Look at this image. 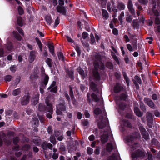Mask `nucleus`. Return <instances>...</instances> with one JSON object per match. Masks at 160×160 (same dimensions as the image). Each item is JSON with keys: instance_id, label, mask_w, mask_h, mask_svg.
<instances>
[{"instance_id": "1", "label": "nucleus", "mask_w": 160, "mask_h": 160, "mask_svg": "<svg viewBox=\"0 0 160 160\" xmlns=\"http://www.w3.org/2000/svg\"><path fill=\"white\" fill-rule=\"evenodd\" d=\"M138 139L132 137L128 138L127 142L128 144L131 146L133 152L132 154V156L134 159H138L140 156L139 145L137 142Z\"/></svg>"}, {"instance_id": "2", "label": "nucleus", "mask_w": 160, "mask_h": 160, "mask_svg": "<svg viewBox=\"0 0 160 160\" xmlns=\"http://www.w3.org/2000/svg\"><path fill=\"white\" fill-rule=\"evenodd\" d=\"M96 61H95L94 63V67L95 69L93 71V78L95 80L99 81L100 79V77L98 73L97 69L98 68H99L101 69H103L104 68V66L103 63H102L100 61L101 57L100 55L98 53L97 54L95 55Z\"/></svg>"}, {"instance_id": "3", "label": "nucleus", "mask_w": 160, "mask_h": 160, "mask_svg": "<svg viewBox=\"0 0 160 160\" xmlns=\"http://www.w3.org/2000/svg\"><path fill=\"white\" fill-rule=\"evenodd\" d=\"M48 98H47L46 99V103L47 105V107L45 108L43 105L42 103H40L39 105L38 109L40 111H47L48 112L47 113L46 115L47 117L49 118H52V114L53 112V108L52 105L48 102Z\"/></svg>"}, {"instance_id": "4", "label": "nucleus", "mask_w": 160, "mask_h": 160, "mask_svg": "<svg viewBox=\"0 0 160 160\" xmlns=\"http://www.w3.org/2000/svg\"><path fill=\"white\" fill-rule=\"evenodd\" d=\"M152 10L154 15L156 16V17L155 18V24L158 25L160 24V19L158 17L159 15V13L158 10L159 6L157 5L158 3L157 2V3L155 2V0H152Z\"/></svg>"}, {"instance_id": "5", "label": "nucleus", "mask_w": 160, "mask_h": 160, "mask_svg": "<svg viewBox=\"0 0 160 160\" xmlns=\"http://www.w3.org/2000/svg\"><path fill=\"white\" fill-rule=\"evenodd\" d=\"M146 119L147 121V125L150 128L152 127L153 123V116L152 114L148 112L146 114Z\"/></svg>"}, {"instance_id": "6", "label": "nucleus", "mask_w": 160, "mask_h": 160, "mask_svg": "<svg viewBox=\"0 0 160 160\" xmlns=\"http://www.w3.org/2000/svg\"><path fill=\"white\" fill-rule=\"evenodd\" d=\"M97 118V121L98 123V125L100 128H102L105 125L108 124V120L107 119L106 115H104L101 119L100 121H99L98 119V118L96 117Z\"/></svg>"}, {"instance_id": "7", "label": "nucleus", "mask_w": 160, "mask_h": 160, "mask_svg": "<svg viewBox=\"0 0 160 160\" xmlns=\"http://www.w3.org/2000/svg\"><path fill=\"white\" fill-rule=\"evenodd\" d=\"M64 0H59V4L57 7V11L62 14H65L66 13L65 8L62 6L64 4Z\"/></svg>"}, {"instance_id": "8", "label": "nucleus", "mask_w": 160, "mask_h": 160, "mask_svg": "<svg viewBox=\"0 0 160 160\" xmlns=\"http://www.w3.org/2000/svg\"><path fill=\"white\" fill-rule=\"evenodd\" d=\"M43 77L44 78V81L42 84V86H41L40 88V92L42 94L44 92L42 88H44L45 86H46L48 83L49 79V77L48 76L45 74L43 75Z\"/></svg>"}, {"instance_id": "9", "label": "nucleus", "mask_w": 160, "mask_h": 160, "mask_svg": "<svg viewBox=\"0 0 160 160\" xmlns=\"http://www.w3.org/2000/svg\"><path fill=\"white\" fill-rule=\"evenodd\" d=\"M141 133L143 138L147 140L149 138L148 133L146 131L143 126L141 125Z\"/></svg>"}, {"instance_id": "10", "label": "nucleus", "mask_w": 160, "mask_h": 160, "mask_svg": "<svg viewBox=\"0 0 160 160\" xmlns=\"http://www.w3.org/2000/svg\"><path fill=\"white\" fill-rule=\"evenodd\" d=\"M29 95L28 93H26L21 100V104L22 105L27 104L29 101Z\"/></svg>"}, {"instance_id": "11", "label": "nucleus", "mask_w": 160, "mask_h": 160, "mask_svg": "<svg viewBox=\"0 0 160 160\" xmlns=\"http://www.w3.org/2000/svg\"><path fill=\"white\" fill-rule=\"evenodd\" d=\"M65 110V108L64 105L63 104H60L57 107L56 112L57 115H60L62 114V111Z\"/></svg>"}, {"instance_id": "12", "label": "nucleus", "mask_w": 160, "mask_h": 160, "mask_svg": "<svg viewBox=\"0 0 160 160\" xmlns=\"http://www.w3.org/2000/svg\"><path fill=\"white\" fill-rule=\"evenodd\" d=\"M144 102L150 107L152 108H154V104L151 99L145 97L144 98Z\"/></svg>"}, {"instance_id": "13", "label": "nucleus", "mask_w": 160, "mask_h": 160, "mask_svg": "<svg viewBox=\"0 0 160 160\" xmlns=\"http://www.w3.org/2000/svg\"><path fill=\"white\" fill-rule=\"evenodd\" d=\"M56 82L53 81L49 87V89L52 92L56 93L57 91V86L56 85Z\"/></svg>"}, {"instance_id": "14", "label": "nucleus", "mask_w": 160, "mask_h": 160, "mask_svg": "<svg viewBox=\"0 0 160 160\" xmlns=\"http://www.w3.org/2000/svg\"><path fill=\"white\" fill-rule=\"evenodd\" d=\"M39 94L38 93H37L35 94V97L32 100V104L35 105L37 104L38 102L39 99Z\"/></svg>"}, {"instance_id": "15", "label": "nucleus", "mask_w": 160, "mask_h": 160, "mask_svg": "<svg viewBox=\"0 0 160 160\" xmlns=\"http://www.w3.org/2000/svg\"><path fill=\"white\" fill-rule=\"evenodd\" d=\"M91 97L93 100L96 102H98L101 105H102L103 102L102 99H99L97 96L94 93L92 94Z\"/></svg>"}, {"instance_id": "16", "label": "nucleus", "mask_w": 160, "mask_h": 160, "mask_svg": "<svg viewBox=\"0 0 160 160\" xmlns=\"http://www.w3.org/2000/svg\"><path fill=\"white\" fill-rule=\"evenodd\" d=\"M108 160H121V159L119 154L116 153L110 157Z\"/></svg>"}, {"instance_id": "17", "label": "nucleus", "mask_w": 160, "mask_h": 160, "mask_svg": "<svg viewBox=\"0 0 160 160\" xmlns=\"http://www.w3.org/2000/svg\"><path fill=\"white\" fill-rule=\"evenodd\" d=\"M36 52L35 51H31L30 52L29 58V61L30 62L33 61L35 58Z\"/></svg>"}, {"instance_id": "18", "label": "nucleus", "mask_w": 160, "mask_h": 160, "mask_svg": "<svg viewBox=\"0 0 160 160\" xmlns=\"http://www.w3.org/2000/svg\"><path fill=\"white\" fill-rule=\"evenodd\" d=\"M128 7L129 10L132 14H134L135 13V11L133 8V5L132 2L131 0H129L128 3Z\"/></svg>"}, {"instance_id": "19", "label": "nucleus", "mask_w": 160, "mask_h": 160, "mask_svg": "<svg viewBox=\"0 0 160 160\" xmlns=\"http://www.w3.org/2000/svg\"><path fill=\"white\" fill-rule=\"evenodd\" d=\"M42 146L44 149H46L47 148H48L49 149L51 150L52 148V144L50 143H47L46 142H44Z\"/></svg>"}, {"instance_id": "20", "label": "nucleus", "mask_w": 160, "mask_h": 160, "mask_svg": "<svg viewBox=\"0 0 160 160\" xmlns=\"http://www.w3.org/2000/svg\"><path fill=\"white\" fill-rule=\"evenodd\" d=\"M108 137V133L106 132H104L103 135L101 136V140L102 143H104L107 141Z\"/></svg>"}, {"instance_id": "21", "label": "nucleus", "mask_w": 160, "mask_h": 160, "mask_svg": "<svg viewBox=\"0 0 160 160\" xmlns=\"http://www.w3.org/2000/svg\"><path fill=\"white\" fill-rule=\"evenodd\" d=\"M77 70L79 74L81 75L82 79H84L86 76V74L84 73V71L81 69L80 67H78Z\"/></svg>"}, {"instance_id": "22", "label": "nucleus", "mask_w": 160, "mask_h": 160, "mask_svg": "<svg viewBox=\"0 0 160 160\" xmlns=\"http://www.w3.org/2000/svg\"><path fill=\"white\" fill-rule=\"evenodd\" d=\"M151 143L152 145H154L158 147H160V144L157 140L154 138H152L151 140Z\"/></svg>"}, {"instance_id": "23", "label": "nucleus", "mask_w": 160, "mask_h": 160, "mask_svg": "<svg viewBox=\"0 0 160 160\" xmlns=\"http://www.w3.org/2000/svg\"><path fill=\"white\" fill-rule=\"evenodd\" d=\"M122 89V87L121 86L120 84L117 83L114 87V90L115 92L118 93L120 92Z\"/></svg>"}, {"instance_id": "24", "label": "nucleus", "mask_w": 160, "mask_h": 160, "mask_svg": "<svg viewBox=\"0 0 160 160\" xmlns=\"http://www.w3.org/2000/svg\"><path fill=\"white\" fill-rule=\"evenodd\" d=\"M135 80L134 81V83L135 85L136 88L137 89H139V86L138 84V82L139 83H140L139 81V78L138 76H136L135 77Z\"/></svg>"}, {"instance_id": "25", "label": "nucleus", "mask_w": 160, "mask_h": 160, "mask_svg": "<svg viewBox=\"0 0 160 160\" xmlns=\"http://www.w3.org/2000/svg\"><path fill=\"white\" fill-rule=\"evenodd\" d=\"M113 144L111 143H108L107 144L106 146V149L108 152H111L113 148Z\"/></svg>"}, {"instance_id": "26", "label": "nucleus", "mask_w": 160, "mask_h": 160, "mask_svg": "<svg viewBox=\"0 0 160 160\" xmlns=\"http://www.w3.org/2000/svg\"><path fill=\"white\" fill-rule=\"evenodd\" d=\"M133 26L134 29L139 28V24L137 20H134L133 21Z\"/></svg>"}, {"instance_id": "27", "label": "nucleus", "mask_w": 160, "mask_h": 160, "mask_svg": "<svg viewBox=\"0 0 160 160\" xmlns=\"http://www.w3.org/2000/svg\"><path fill=\"white\" fill-rule=\"evenodd\" d=\"M48 47L49 52L51 53L52 55L54 56L55 53L54 52V48L53 46L52 45L49 44Z\"/></svg>"}, {"instance_id": "28", "label": "nucleus", "mask_w": 160, "mask_h": 160, "mask_svg": "<svg viewBox=\"0 0 160 160\" xmlns=\"http://www.w3.org/2000/svg\"><path fill=\"white\" fill-rule=\"evenodd\" d=\"M36 42L38 45L39 48L41 52L42 51V44L41 43V42L40 40L38 38H36Z\"/></svg>"}, {"instance_id": "29", "label": "nucleus", "mask_w": 160, "mask_h": 160, "mask_svg": "<svg viewBox=\"0 0 160 160\" xmlns=\"http://www.w3.org/2000/svg\"><path fill=\"white\" fill-rule=\"evenodd\" d=\"M102 12L103 17L105 19L108 18V15L107 10L103 9H102Z\"/></svg>"}, {"instance_id": "30", "label": "nucleus", "mask_w": 160, "mask_h": 160, "mask_svg": "<svg viewBox=\"0 0 160 160\" xmlns=\"http://www.w3.org/2000/svg\"><path fill=\"white\" fill-rule=\"evenodd\" d=\"M13 112V114L14 115V117L15 118H17V114L15 112H13V111L9 110L8 111L6 112V114L8 115H11L12 113Z\"/></svg>"}, {"instance_id": "31", "label": "nucleus", "mask_w": 160, "mask_h": 160, "mask_svg": "<svg viewBox=\"0 0 160 160\" xmlns=\"http://www.w3.org/2000/svg\"><path fill=\"white\" fill-rule=\"evenodd\" d=\"M118 8L120 10L124 9L125 8V5L122 3H120L118 4Z\"/></svg>"}, {"instance_id": "32", "label": "nucleus", "mask_w": 160, "mask_h": 160, "mask_svg": "<svg viewBox=\"0 0 160 160\" xmlns=\"http://www.w3.org/2000/svg\"><path fill=\"white\" fill-rule=\"evenodd\" d=\"M46 62L49 67H52V61L51 59L48 58L46 61Z\"/></svg>"}, {"instance_id": "33", "label": "nucleus", "mask_w": 160, "mask_h": 160, "mask_svg": "<svg viewBox=\"0 0 160 160\" xmlns=\"http://www.w3.org/2000/svg\"><path fill=\"white\" fill-rule=\"evenodd\" d=\"M13 33L16 39L19 41H20L21 40L22 37L17 32L14 31L13 32Z\"/></svg>"}, {"instance_id": "34", "label": "nucleus", "mask_w": 160, "mask_h": 160, "mask_svg": "<svg viewBox=\"0 0 160 160\" xmlns=\"http://www.w3.org/2000/svg\"><path fill=\"white\" fill-rule=\"evenodd\" d=\"M21 92L20 88H18L13 90L12 92V94L14 96H16L19 94Z\"/></svg>"}, {"instance_id": "35", "label": "nucleus", "mask_w": 160, "mask_h": 160, "mask_svg": "<svg viewBox=\"0 0 160 160\" xmlns=\"http://www.w3.org/2000/svg\"><path fill=\"white\" fill-rule=\"evenodd\" d=\"M146 155L148 160H153L152 155L150 152H147Z\"/></svg>"}, {"instance_id": "36", "label": "nucleus", "mask_w": 160, "mask_h": 160, "mask_svg": "<svg viewBox=\"0 0 160 160\" xmlns=\"http://www.w3.org/2000/svg\"><path fill=\"white\" fill-rule=\"evenodd\" d=\"M17 23L20 26L22 27V19L21 17H19L18 18Z\"/></svg>"}, {"instance_id": "37", "label": "nucleus", "mask_w": 160, "mask_h": 160, "mask_svg": "<svg viewBox=\"0 0 160 160\" xmlns=\"http://www.w3.org/2000/svg\"><path fill=\"white\" fill-rule=\"evenodd\" d=\"M45 19L47 23L49 25L52 22V20L50 16H47L46 17H45Z\"/></svg>"}, {"instance_id": "38", "label": "nucleus", "mask_w": 160, "mask_h": 160, "mask_svg": "<svg viewBox=\"0 0 160 160\" xmlns=\"http://www.w3.org/2000/svg\"><path fill=\"white\" fill-rule=\"evenodd\" d=\"M101 112V110L98 108H96L94 110V113L96 115H99Z\"/></svg>"}, {"instance_id": "39", "label": "nucleus", "mask_w": 160, "mask_h": 160, "mask_svg": "<svg viewBox=\"0 0 160 160\" xmlns=\"http://www.w3.org/2000/svg\"><path fill=\"white\" fill-rule=\"evenodd\" d=\"M90 88L92 89L94 91H96V85L95 83L92 82H90Z\"/></svg>"}, {"instance_id": "40", "label": "nucleus", "mask_w": 160, "mask_h": 160, "mask_svg": "<svg viewBox=\"0 0 160 160\" xmlns=\"http://www.w3.org/2000/svg\"><path fill=\"white\" fill-rule=\"evenodd\" d=\"M123 75L124 77V79L125 80L128 86L129 84V80L128 77L127 76L126 73L124 72H123Z\"/></svg>"}, {"instance_id": "41", "label": "nucleus", "mask_w": 160, "mask_h": 160, "mask_svg": "<svg viewBox=\"0 0 160 160\" xmlns=\"http://www.w3.org/2000/svg\"><path fill=\"white\" fill-rule=\"evenodd\" d=\"M134 111L136 115L138 117L140 116V112L139 109L137 107H135L134 108Z\"/></svg>"}, {"instance_id": "42", "label": "nucleus", "mask_w": 160, "mask_h": 160, "mask_svg": "<svg viewBox=\"0 0 160 160\" xmlns=\"http://www.w3.org/2000/svg\"><path fill=\"white\" fill-rule=\"evenodd\" d=\"M123 125L128 127H130L131 126V125L130 123L127 120H123Z\"/></svg>"}, {"instance_id": "43", "label": "nucleus", "mask_w": 160, "mask_h": 160, "mask_svg": "<svg viewBox=\"0 0 160 160\" xmlns=\"http://www.w3.org/2000/svg\"><path fill=\"white\" fill-rule=\"evenodd\" d=\"M50 141L51 143L55 144H56V141L54 137L53 136H51L50 138Z\"/></svg>"}, {"instance_id": "44", "label": "nucleus", "mask_w": 160, "mask_h": 160, "mask_svg": "<svg viewBox=\"0 0 160 160\" xmlns=\"http://www.w3.org/2000/svg\"><path fill=\"white\" fill-rule=\"evenodd\" d=\"M12 78V77L10 75L5 76L4 77V80L6 81L9 82Z\"/></svg>"}, {"instance_id": "45", "label": "nucleus", "mask_w": 160, "mask_h": 160, "mask_svg": "<svg viewBox=\"0 0 160 160\" xmlns=\"http://www.w3.org/2000/svg\"><path fill=\"white\" fill-rule=\"evenodd\" d=\"M70 95L71 96V98L72 100V101L73 102V104H74V97L73 94V92L71 88H70Z\"/></svg>"}, {"instance_id": "46", "label": "nucleus", "mask_w": 160, "mask_h": 160, "mask_svg": "<svg viewBox=\"0 0 160 160\" xmlns=\"http://www.w3.org/2000/svg\"><path fill=\"white\" fill-rule=\"evenodd\" d=\"M58 58L60 60H64V56L62 53L61 52H59L58 53Z\"/></svg>"}, {"instance_id": "47", "label": "nucleus", "mask_w": 160, "mask_h": 160, "mask_svg": "<svg viewBox=\"0 0 160 160\" xmlns=\"http://www.w3.org/2000/svg\"><path fill=\"white\" fill-rule=\"evenodd\" d=\"M32 123H33L34 125V127H35L37 126V125L39 123V121L36 118H35V119H34L32 121Z\"/></svg>"}, {"instance_id": "48", "label": "nucleus", "mask_w": 160, "mask_h": 160, "mask_svg": "<svg viewBox=\"0 0 160 160\" xmlns=\"http://www.w3.org/2000/svg\"><path fill=\"white\" fill-rule=\"evenodd\" d=\"M112 55L113 57V59L117 62L119 64V60L118 59L117 57L115 55V53L113 52L112 53Z\"/></svg>"}, {"instance_id": "49", "label": "nucleus", "mask_w": 160, "mask_h": 160, "mask_svg": "<svg viewBox=\"0 0 160 160\" xmlns=\"http://www.w3.org/2000/svg\"><path fill=\"white\" fill-rule=\"evenodd\" d=\"M18 12L19 13V14L20 15H22L23 14V11L22 8V7H21L20 6H19L18 8Z\"/></svg>"}, {"instance_id": "50", "label": "nucleus", "mask_w": 160, "mask_h": 160, "mask_svg": "<svg viewBox=\"0 0 160 160\" xmlns=\"http://www.w3.org/2000/svg\"><path fill=\"white\" fill-rule=\"evenodd\" d=\"M106 66L109 69H112L113 68V65L110 62H108L106 65Z\"/></svg>"}, {"instance_id": "51", "label": "nucleus", "mask_w": 160, "mask_h": 160, "mask_svg": "<svg viewBox=\"0 0 160 160\" xmlns=\"http://www.w3.org/2000/svg\"><path fill=\"white\" fill-rule=\"evenodd\" d=\"M142 78V79L143 81V82L146 83L147 82L146 78V75L145 74H142L141 75Z\"/></svg>"}, {"instance_id": "52", "label": "nucleus", "mask_w": 160, "mask_h": 160, "mask_svg": "<svg viewBox=\"0 0 160 160\" xmlns=\"http://www.w3.org/2000/svg\"><path fill=\"white\" fill-rule=\"evenodd\" d=\"M67 73L69 75V76L72 79H73V72L72 71H69L67 72Z\"/></svg>"}, {"instance_id": "53", "label": "nucleus", "mask_w": 160, "mask_h": 160, "mask_svg": "<svg viewBox=\"0 0 160 160\" xmlns=\"http://www.w3.org/2000/svg\"><path fill=\"white\" fill-rule=\"evenodd\" d=\"M30 146L28 145H26L22 148V151H26L28 150L30 148Z\"/></svg>"}, {"instance_id": "54", "label": "nucleus", "mask_w": 160, "mask_h": 160, "mask_svg": "<svg viewBox=\"0 0 160 160\" xmlns=\"http://www.w3.org/2000/svg\"><path fill=\"white\" fill-rule=\"evenodd\" d=\"M124 16V13L123 12H122L118 17V19L120 22H122V19Z\"/></svg>"}, {"instance_id": "55", "label": "nucleus", "mask_w": 160, "mask_h": 160, "mask_svg": "<svg viewBox=\"0 0 160 160\" xmlns=\"http://www.w3.org/2000/svg\"><path fill=\"white\" fill-rule=\"evenodd\" d=\"M87 152L89 154H91L93 152V150L92 148H87Z\"/></svg>"}, {"instance_id": "56", "label": "nucleus", "mask_w": 160, "mask_h": 160, "mask_svg": "<svg viewBox=\"0 0 160 160\" xmlns=\"http://www.w3.org/2000/svg\"><path fill=\"white\" fill-rule=\"evenodd\" d=\"M7 49L9 51H10L12 49V47L11 43H9L8 44L7 46Z\"/></svg>"}, {"instance_id": "57", "label": "nucleus", "mask_w": 160, "mask_h": 160, "mask_svg": "<svg viewBox=\"0 0 160 160\" xmlns=\"http://www.w3.org/2000/svg\"><path fill=\"white\" fill-rule=\"evenodd\" d=\"M10 69L12 72H14L16 71V67L14 66H12L10 67Z\"/></svg>"}, {"instance_id": "58", "label": "nucleus", "mask_w": 160, "mask_h": 160, "mask_svg": "<svg viewBox=\"0 0 160 160\" xmlns=\"http://www.w3.org/2000/svg\"><path fill=\"white\" fill-rule=\"evenodd\" d=\"M90 37L91 43L93 44L95 42V39L93 34L91 33L90 35Z\"/></svg>"}, {"instance_id": "59", "label": "nucleus", "mask_w": 160, "mask_h": 160, "mask_svg": "<svg viewBox=\"0 0 160 160\" xmlns=\"http://www.w3.org/2000/svg\"><path fill=\"white\" fill-rule=\"evenodd\" d=\"M59 149L62 151H64L65 150V147L63 145L61 144L60 145Z\"/></svg>"}, {"instance_id": "60", "label": "nucleus", "mask_w": 160, "mask_h": 160, "mask_svg": "<svg viewBox=\"0 0 160 160\" xmlns=\"http://www.w3.org/2000/svg\"><path fill=\"white\" fill-rule=\"evenodd\" d=\"M147 39H149L150 40L148 41V43L149 44H151L152 43V41L153 40V38L152 37H148L146 38Z\"/></svg>"}, {"instance_id": "61", "label": "nucleus", "mask_w": 160, "mask_h": 160, "mask_svg": "<svg viewBox=\"0 0 160 160\" xmlns=\"http://www.w3.org/2000/svg\"><path fill=\"white\" fill-rule=\"evenodd\" d=\"M17 29L18 31L19 32L20 34H21L22 35H24V33L23 32V31L21 28H17Z\"/></svg>"}, {"instance_id": "62", "label": "nucleus", "mask_w": 160, "mask_h": 160, "mask_svg": "<svg viewBox=\"0 0 160 160\" xmlns=\"http://www.w3.org/2000/svg\"><path fill=\"white\" fill-rule=\"evenodd\" d=\"M127 48L130 51H133V48L132 46L130 44H128L127 45Z\"/></svg>"}, {"instance_id": "63", "label": "nucleus", "mask_w": 160, "mask_h": 160, "mask_svg": "<svg viewBox=\"0 0 160 160\" xmlns=\"http://www.w3.org/2000/svg\"><path fill=\"white\" fill-rule=\"evenodd\" d=\"M146 155V152L145 151L141 149V157H144Z\"/></svg>"}, {"instance_id": "64", "label": "nucleus", "mask_w": 160, "mask_h": 160, "mask_svg": "<svg viewBox=\"0 0 160 160\" xmlns=\"http://www.w3.org/2000/svg\"><path fill=\"white\" fill-rule=\"evenodd\" d=\"M58 154L55 153L53 154L52 156V158L54 159H56L58 158Z\"/></svg>"}]
</instances>
